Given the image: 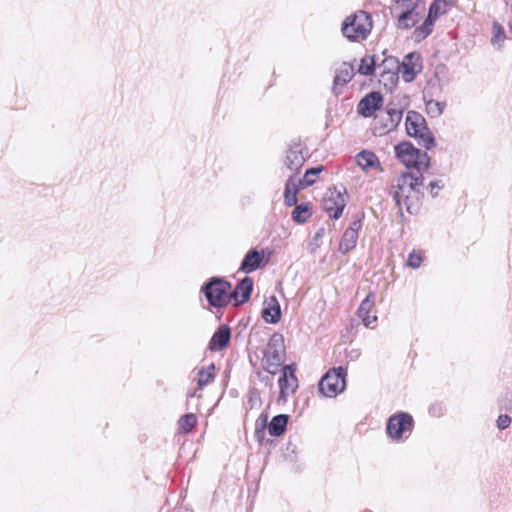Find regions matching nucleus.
<instances>
[{
	"label": "nucleus",
	"mask_w": 512,
	"mask_h": 512,
	"mask_svg": "<svg viewBox=\"0 0 512 512\" xmlns=\"http://www.w3.org/2000/svg\"><path fill=\"white\" fill-rule=\"evenodd\" d=\"M423 175L415 173H402L395 184L390 188V194L400 210L406 208L410 214L418 212L422 193L420 187L423 185Z\"/></svg>",
	"instance_id": "1"
},
{
	"label": "nucleus",
	"mask_w": 512,
	"mask_h": 512,
	"mask_svg": "<svg viewBox=\"0 0 512 512\" xmlns=\"http://www.w3.org/2000/svg\"><path fill=\"white\" fill-rule=\"evenodd\" d=\"M373 27L372 18L369 13L359 10L347 16L341 25L342 35L351 42L365 40Z\"/></svg>",
	"instance_id": "2"
},
{
	"label": "nucleus",
	"mask_w": 512,
	"mask_h": 512,
	"mask_svg": "<svg viewBox=\"0 0 512 512\" xmlns=\"http://www.w3.org/2000/svg\"><path fill=\"white\" fill-rule=\"evenodd\" d=\"M396 156L399 161L407 168H414L417 175L422 174L423 170H426L429 166V157L426 152H422L415 148L409 142H402L395 146Z\"/></svg>",
	"instance_id": "3"
},
{
	"label": "nucleus",
	"mask_w": 512,
	"mask_h": 512,
	"mask_svg": "<svg viewBox=\"0 0 512 512\" xmlns=\"http://www.w3.org/2000/svg\"><path fill=\"white\" fill-rule=\"evenodd\" d=\"M406 132L409 136L417 138L419 144L426 149L436 146L435 138L429 131L424 117L415 111H409L405 119Z\"/></svg>",
	"instance_id": "4"
},
{
	"label": "nucleus",
	"mask_w": 512,
	"mask_h": 512,
	"mask_svg": "<svg viewBox=\"0 0 512 512\" xmlns=\"http://www.w3.org/2000/svg\"><path fill=\"white\" fill-rule=\"evenodd\" d=\"M231 284L223 278L212 277L202 287V291L210 305L223 307L231 300Z\"/></svg>",
	"instance_id": "5"
},
{
	"label": "nucleus",
	"mask_w": 512,
	"mask_h": 512,
	"mask_svg": "<svg viewBox=\"0 0 512 512\" xmlns=\"http://www.w3.org/2000/svg\"><path fill=\"white\" fill-rule=\"evenodd\" d=\"M285 353L284 337L282 334L274 333L265 348L264 351V362L266 364V370L275 374L277 368L283 362Z\"/></svg>",
	"instance_id": "6"
},
{
	"label": "nucleus",
	"mask_w": 512,
	"mask_h": 512,
	"mask_svg": "<svg viewBox=\"0 0 512 512\" xmlns=\"http://www.w3.org/2000/svg\"><path fill=\"white\" fill-rule=\"evenodd\" d=\"M451 8V0H435L429 8L427 18L423 24L414 31L416 41H421L431 34L435 21L440 15L445 14Z\"/></svg>",
	"instance_id": "7"
},
{
	"label": "nucleus",
	"mask_w": 512,
	"mask_h": 512,
	"mask_svg": "<svg viewBox=\"0 0 512 512\" xmlns=\"http://www.w3.org/2000/svg\"><path fill=\"white\" fill-rule=\"evenodd\" d=\"M346 371L342 367L328 371L319 381V391L326 397H335L346 386Z\"/></svg>",
	"instance_id": "8"
},
{
	"label": "nucleus",
	"mask_w": 512,
	"mask_h": 512,
	"mask_svg": "<svg viewBox=\"0 0 512 512\" xmlns=\"http://www.w3.org/2000/svg\"><path fill=\"white\" fill-rule=\"evenodd\" d=\"M413 429V418L408 413H398L392 415L386 425V431L393 440L407 438Z\"/></svg>",
	"instance_id": "9"
},
{
	"label": "nucleus",
	"mask_w": 512,
	"mask_h": 512,
	"mask_svg": "<svg viewBox=\"0 0 512 512\" xmlns=\"http://www.w3.org/2000/svg\"><path fill=\"white\" fill-rule=\"evenodd\" d=\"M403 111L395 107H388L385 112L375 116L374 133L384 135L394 130L402 119Z\"/></svg>",
	"instance_id": "10"
},
{
	"label": "nucleus",
	"mask_w": 512,
	"mask_h": 512,
	"mask_svg": "<svg viewBox=\"0 0 512 512\" xmlns=\"http://www.w3.org/2000/svg\"><path fill=\"white\" fill-rule=\"evenodd\" d=\"M346 190L344 188L329 189L323 199V209L334 219H339L346 206Z\"/></svg>",
	"instance_id": "11"
},
{
	"label": "nucleus",
	"mask_w": 512,
	"mask_h": 512,
	"mask_svg": "<svg viewBox=\"0 0 512 512\" xmlns=\"http://www.w3.org/2000/svg\"><path fill=\"white\" fill-rule=\"evenodd\" d=\"M422 71L421 56L418 53L411 52L407 54L400 63L399 73L406 82H412L417 74Z\"/></svg>",
	"instance_id": "12"
},
{
	"label": "nucleus",
	"mask_w": 512,
	"mask_h": 512,
	"mask_svg": "<svg viewBox=\"0 0 512 512\" xmlns=\"http://www.w3.org/2000/svg\"><path fill=\"white\" fill-rule=\"evenodd\" d=\"M401 8L403 11L398 17V26L400 28H411L422 18L424 7L420 8L419 4H406V6H401Z\"/></svg>",
	"instance_id": "13"
},
{
	"label": "nucleus",
	"mask_w": 512,
	"mask_h": 512,
	"mask_svg": "<svg viewBox=\"0 0 512 512\" xmlns=\"http://www.w3.org/2000/svg\"><path fill=\"white\" fill-rule=\"evenodd\" d=\"M280 394L282 397L293 394L298 387V380L295 376V368L292 365H285L282 368V375L278 380Z\"/></svg>",
	"instance_id": "14"
},
{
	"label": "nucleus",
	"mask_w": 512,
	"mask_h": 512,
	"mask_svg": "<svg viewBox=\"0 0 512 512\" xmlns=\"http://www.w3.org/2000/svg\"><path fill=\"white\" fill-rule=\"evenodd\" d=\"M382 103V95L379 92H371L360 100L357 111L363 117H371L382 106Z\"/></svg>",
	"instance_id": "15"
},
{
	"label": "nucleus",
	"mask_w": 512,
	"mask_h": 512,
	"mask_svg": "<svg viewBox=\"0 0 512 512\" xmlns=\"http://www.w3.org/2000/svg\"><path fill=\"white\" fill-rule=\"evenodd\" d=\"M361 228L360 221H354L344 232L342 239L339 244V250L342 253H348L352 249L355 248L357 239H358V231Z\"/></svg>",
	"instance_id": "16"
},
{
	"label": "nucleus",
	"mask_w": 512,
	"mask_h": 512,
	"mask_svg": "<svg viewBox=\"0 0 512 512\" xmlns=\"http://www.w3.org/2000/svg\"><path fill=\"white\" fill-rule=\"evenodd\" d=\"M253 289V280L250 277L243 278L233 291L230 290L231 299H234L235 305L243 304L249 300Z\"/></svg>",
	"instance_id": "17"
},
{
	"label": "nucleus",
	"mask_w": 512,
	"mask_h": 512,
	"mask_svg": "<svg viewBox=\"0 0 512 512\" xmlns=\"http://www.w3.org/2000/svg\"><path fill=\"white\" fill-rule=\"evenodd\" d=\"M231 330L227 325H221L213 334L209 341V349L211 351H221L230 341Z\"/></svg>",
	"instance_id": "18"
},
{
	"label": "nucleus",
	"mask_w": 512,
	"mask_h": 512,
	"mask_svg": "<svg viewBox=\"0 0 512 512\" xmlns=\"http://www.w3.org/2000/svg\"><path fill=\"white\" fill-rule=\"evenodd\" d=\"M354 76V68L352 65L344 62L342 65L336 70V74L333 81V92L335 95L340 94L339 87L347 84Z\"/></svg>",
	"instance_id": "19"
},
{
	"label": "nucleus",
	"mask_w": 512,
	"mask_h": 512,
	"mask_svg": "<svg viewBox=\"0 0 512 512\" xmlns=\"http://www.w3.org/2000/svg\"><path fill=\"white\" fill-rule=\"evenodd\" d=\"M305 162L302 153V147L299 143H295L289 147L285 157V165L290 170H299Z\"/></svg>",
	"instance_id": "20"
},
{
	"label": "nucleus",
	"mask_w": 512,
	"mask_h": 512,
	"mask_svg": "<svg viewBox=\"0 0 512 512\" xmlns=\"http://www.w3.org/2000/svg\"><path fill=\"white\" fill-rule=\"evenodd\" d=\"M262 317L267 323L275 324L279 322L281 318V309L275 296H270L265 300Z\"/></svg>",
	"instance_id": "21"
},
{
	"label": "nucleus",
	"mask_w": 512,
	"mask_h": 512,
	"mask_svg": "<svg viewBox=\"0 0 512 512\" xmlns=\"http://www.w3.org/2000/svg\"><path fill=\"white\" fill-rule=\"evenodd\" d=\"M263 260V255L257 250H250L244 257L240 270L245 273H250L258 269Z\"/></svg>",
	"instance_id": "22"
},
{
	"label": "nucleus",
	"mask_w": 512,
	"mask_h": 512,
	"mask_svg": "<svg viewBox=\"0 0 512 512\" xmlns=\"http://www.w3.org/2000/svg\"><path fill=\"white\" fill-rule=\"evenodd\" d=\"M302 183L301 180H297L295 177H289L286 182L284 198L287 206H295L297 204V193L299 185Z\"/></svg>",
	"instance_id": "23"
},
{
	"label": "nucleus",
	"mask_w": 512,
	"mask_h": 512,
	"mask_svg": "<svg viewBox=\"0 0 512 512\" xmlns=\"http://www.w3.org/2000/svg\"><path fill=\"white\" fill-rule=\"evenodd\" d=\"M356 162L364 171L380 165L378 157L373 152L367 150H363L356 155Z\"/></svg>",
	"instance_id": "24"
},
{
	"label": "nucleus",
	"mask_w": 512,
	"mask_h": 512,
	"mask_svg": "<svg viewBox=\"0 0 512 512\" xmlns=\"http://www.w3.org/2000/svg\"><path fill=\"white\" fill-rule=\"evenodd\" d=\"M289 416L286 414H279L272 418L268 425V431L271 436H281L285 431L288 424Z\"/></svg>",
	"instance_id": "25"
},
{
	"label": "nucleus",
	"mask_w": 512,
	"mask_h": 512,
	"mask_svg": "<svg viewBox=\"0 0 512 512\" xmlns=\"http://www.w3.org/2000/svg\"><path fill=\"white\" fill-rule=\"evenodd\" d=\"M491 44L496 50H501L506 40V33L504 27L496 20L492 22L491 30Z\"/></svg>",
	"instance_id": "26"
},
{
	"label": "nucleus",
	"mask_w": 512,
	"mask_h": 512,
	"mask_svg": "<svg viewBox=\"0 0 512 512\" xmlns=\"http://www.w3.org/2000/svg\"><path fill=\"white\" fill-rule=\"evenodd\" d=\"M378 67L383 69L382 76H384V74H391L392 76H395L399 73L400 62L397 58L388 56L383 59Z\"/></svg>",
	"instance_id": "27"
},
{
	"label": "nucleus",
	"mask_w": 512,
	"mask_h": 512,
	"mask_svg": "<svg viewBox=\"0 0 512 512\" xmlns=\"http://www.w3.org/2000/svg\"><path fill=\"white\" fill-rule=\"evenodd\" d=\"M214 369V364H211L206 369L202 368L198 371V389H202L204 386L210 384L214 380Z\"/></svg>",
	"instance_id": "28"
},
{
	"label": "nucleus",
	"mask_w": 512,
	"mask_h": 512,
	"mask_svg": "<svg viewBox=\"0 0 512 512\" xmlns=\"http://www.w3.org/2000/svg\"><path fill=\"white\" fill-rule=\"evenodd\" d=\"M376 65H377V60L374 55L366 56L361 59V63L359 65L358 72L365 76L372 75L375 70Z\"/></svg>",
	"instance_id": "29"
},
{
	"label": "nucleus",
	"mask_w": 512,
	"mask_h": 512,
	"mask_svg": "<svg viewBox=\"0 0 512 512\" xmlns=\"http://www.w3.org/2000/svg\"><path fill=\"white\" fill-rule=\"evenodd\" d=\"M311 216L308 204L296 205L292 212V219L297 223H304Z\"/></svg>",
	"instance_id": "30"
},
{
	"label": "nucleus",
	"mask_w": 512,
	"mask_h": 512,
	"mask_svg": "<svg viewBox=\"0 0 512 512\" xmlns=\"http://www.w3.org/2000/svg\"><path fill=\"white\" fill-rule=\"evenodd\" d=\"M197 423V417L195 414L193 413H188V414H185L184 416H182L180 419H179V426H180V429L184 432V433H188L190 432L194 426L196 425Z\"/></svg>",
	"instance_id": "31"
},
{
	"label": "nucleus",
	"mask_w": 512,
	"mask_h": 512,
	"mask_svg": "<svg viewBox=\"0 0 512 512\" xmlns=\"http://www.w3.org/2000/svg\"><path fill=\"white\" fill-rule=\"evenodd\" d=\"M374 294L369 293L366 298L361 302L357 314L360 319L369 316L370 310L373 306Z\"/></svg>",
	"instance_id": "32"
},
{
	"label": "nucleus",
	"mask_w": 512,
	"mask_h": 512,
	"mask_svg": "<svg viewBox=\"0 0 512 512\" xmlns=\"http://www.w3.org/2000/svg\"><path fill=\"white\" fill-rule=\"evenodd\" d=\"M426 107L430 114L433 116H439L444 111L445 103L430 99L426 102Z\"/></svg>",
	"instance_id": "33"
},
{
	"label": "nucleus",
	"mask_w": 512,
	"mask_h": 512,
	"mask_svg": "<svg viewBox=\"0 0 512 512\" xmlns=\"http://www.w3.org/2000/svg\"><path fill=\"white\" fill-rule=\"evenodd\" d=\"M267 426V416L260 415L256 421L255 436L261 442L265 435V428Z\"/></svg>",
	"instance_id": "34"
},
{
	"label": "nucleus",
	"mask_w": 512,
	"mask_h": 512,
	"mask_svg": "<svg viewBox=\"0 0 512 512\" xmlns=\"http://www.w3.org/2000/svg\"><path fill=\"white\" fill-rule=\"evenodd\" d=\"M322 170H323L322 166L313 167V168L306 170L305 175H304L305 184L307 186L312 185L315 182L313 177L318 175Z\"/></svg>",
	"instance_id": "35"
},
{
	"label": "nucleus",
	"mask_w": 512,
	"mask_h": 512,
	"mask_svg": "<svg viewBox=\"0 0 512 512\" xmlns=\"http://www.w3.org/2000/svg\"><path fill=\"white\" fill-rule=\"evenodd\" d=\"M422 263V256L420 253L413 251L408 256L407 265L413 269L420 267Z\"/></svg>",
	"instance_id": "36"
},
{
	"label": "nucleus",
	"mask_w": 512,
	"mask_h": 512,
	"mask_svg": "<svg viewBox=\"0 0 512 512\" xmlns=\"http://www.w3.org/2000/svg\"><path fill=\"white\" fill-rule=\"evenodd\" d=\"M511 418L508 415H500L497 419V427L501 430L509 427Z\"/></svg>",
	"instance_id": "37"
},
{
	"label": "nucleus",
	"mask_w": 512,
	"mask_h": 512,
	"mask_svg": "<svg viewBox=\"0 0 512 512\" xmlns=\"http://www.w3.org/2000/svg\"><path fill=\"white\" fill-rule=\"evenodd\" d=\"M429 185L431 188L432 197H435L438 194V191H435V189L440 190L444 187V185L441 183V181H431Z\"/></svg>",
	"instance_id": "38"
},
{
	"label": "nucleus",
	"mask_w": 512,
	"mask_h": 512,
	"mask_svg": "<svg viewBox=\"0 0 512 512\" xmlns=\"http://www.w3.org/2000/svg\"><path fill=\"white\" fill-rule=\"evenodd\" d=\"M363 324L366 326V327H371V325L373 323H375L377 321V316L374 315V316H367V317H364L363 319H361Z\"/></svg>",
	"instance_id": "39"
},
{
	"label": "nucleus",
	"mask_w": 512,
	"mask_h": 512,
	"mask_svg": "<svg viewBox=\"0 0 512 512\" xmlns=\"http://www.w3.org/2000/svg\"><path fill=\"white\" fill-rule=\"evenodd\" d=\"M396 3L401 7V6H406V4H419V1L420 0H395Z\"/></svg>",
	"instance_id": "40"
},
{
	"label": "nucleus",
	"mask_w": 512,
	"mask_h": 512,
	"mask_svg": "<svg viewBox=\"0 0 512 512\" xmlns=\"http://www.w3.org/2000/svg\"><path fill=\"white\" fill-rule=\"evenodd\" d=\"M324 236V229L320 228L314 235V241H318Z\"/></svg>",
	"instance_id": "41"
},
{
	"label": "nucleus",
	"mask_w": 512,
	"mask_h": 512,
	"mask_svg": "<svg viewBox=\"0 0 512 512\" xmlns=\"http://www.w3.org/2000/svg\"><path fill=\"white\" fill-rule=\"evenodd\" d=\"M507 7H509L512 10V0H504Z\"/></svg>",
	"instance_id": "42"
},
{
	"label": "nucleus",
	"mask_w": 512,
	"mask_h": 512,
	"mask_svg": "<svg viewBox=\"0 0 512 512\" xmlns=\"http://www.w3.org/2000/svg\"><path fill=\"white\" fill-rule=\"evenodd\" d=\"M194 396H196V392L195 391L188 393V397L189 398H192Z\"/></svg>",
	"instance_id": "43"
},
{
	"label": "nucleus",
	"mask_w": 512,
	"mask_h": 512,
	"mask_svg": "<svg viewBox=\"0 0 512 512\" xmlns=\"http://www.w3.org/2000/svg\"><path fill=\"white\" fill-rule=\"evenodd\" d=\"M510 32L512 33V22H509Z\"/></svg>",
	"instance_id": "44"
}]
</instances>
